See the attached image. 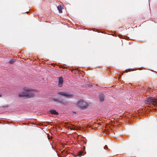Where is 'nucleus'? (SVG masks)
Segmentation results:
<instances>
[{
  "label": "nucleus",
  "mask_w": 157,
  "mask_h": 157,
  "mask_svg": "<svg viewBox=\"0 0 157 157\" xmlns=\"http://www.w3.org/2000/svg\"><path fill=\"white\" fill-rule=\"evenodd\" d=\"M52 114L58 115V113L54 109H50L49 111Z\"/></svg>",
  "instance_id": "obj_8"
},
{
  "label": "nucleus",
  "mask_w": 157,
  "mask_h": 157,
  "mask_svg": "<svg viewBox=\"0 0 157 157\" xmlns=\"http://www.w3.org/2000/svg\"><path fill=\"white\" fill-rule=\"evenodd\" d=\"M2 96V94H0V97H1Z\"/></svg>",
  "instance_id": "obj_13"
},
{
  "label": "nucleus",
  "mask_w": 157,
  "mask_h": 157,
  "mask_svg": "<svg viewBox=\"0 0 157 157\" xmlns=\"http://www.w3.org/2000/svg\"><path fill=\"white\" fill-rule=\"evenodd\" d=\"M145 103L147 104H151L157 107V99L155 98H149L145 101Z\"/></svg>",
  "instance_id": "obj_3"
},
{
  "label": "nucleus",
  "mask_w": 157,
  "mask_h": 157,
  "mask_svg": "<svg viewBox=\"0 0 157 157\" xmlns=\"http://www.w3.org/2000/svg\"><path fill=\"white\" fill-rule=\"evenodd\" d=\"M58 95H60L62 96H65L67 98H71L74 96V95L69 94L68 93L65 92L63 91H59L57 93Z\"/></svg>",
  "instance_id": "obj_5"
},
{
  "label": "nucleus",
  "mask_w": 157,
  "mask_h": 157,
  "mask_svg": "<svg viewBox=\"0 0 157 157\" xmlns=\"http://www.w3.org/2000/svg\"><path fill=\"white\" fill-rule=\"evenodd\" d=\"M15 62V60L14 59L11 60L9 61V63L10 64H13Z\"/></svg>",
  "instance_id": "obj_11"
},
{
  "label": "nucleus",
  "mask_w": 157,
  "mask_h": 157,
  "mask_svg": "<svg viewBox=\"0 0 157 157\" xmlns=\"http://www.w3.org/2000/svg\"><path fill=\"white\" fill-rule=\"evenodd\" d=\"M75 74H78L79 73V71L78 70H75Z\"/></svg>",
  "instance_id": "obj_12"
},
{
  "label": "nucleus",
  "mask_w": 157,
  "mask_h": 157,
  "mask_svg": "<svg viewBox=\"0 0 157 157\" xmlns=\"http://www.w3.org/2000/svg\"><path fill=\"white\" fill-rule=\"evenodd\" d=\"M83 153V152L82 151H81L79 152L77 154V156H78L80 157L82 155H82Z\"/></svg>",
  "instance_id": "obj_10"
},
{
  "label": "nucleus",
  "mask_w": 157,
  "mask_h": 157,
  "mask_svg": "<svg viewBox=\"0 0 157 157\" xmlns=\"http://www.w3.org/2000/svg\"><path fill=\"white\" fill-rule=\"evenodd\" d=\"M100 101L102 102L104 101V96L103 94H101L100 95L99 97Z\"/></svg>",
  "instance_id": "obj_9"
},
{
  "label": "nucleus",
  "mask_w": 157,
  "mask_h": 157,
  "mask_svg": "<svg viewBox=\"0 0 157 157\" xmlns=\"http://www.w3.org/2000/svg\"><path fill=\"white\" fill-rule=\"evenodd\" d=\"M52 100L55 102L61 103L65 106L69 104L68 101H65L63 99H53Z\"/></svg>",
  "instance_id": "obj_4"
},
{
  "label": "nucleus",
  "mask_w": 157,
  "mask_h": 157,
  "mask_svg": "<svg viewBox=\"0 0 157 157\" xmlns=\"http://www.w3.org/2000/svg\"><path fill=\"white\" fill-rule=\"evenodd\" d=\"M76 105L81 109H84L87 108L88 104L86 101L80 100L77 102Z\"/></svg>",
  "instance_id": "obj_2"
},
{
  "label": "nucleus",
  "mask_w": 157,
  "mask_h": 157,
  "mask_svg": "<svg viewBox=\"0 0 157 157\" xmlns=\"http://www.w3.org/2000/svg\"><path fill=\"white\" fill-rule=\"evenodd\" d=\"M63 83V79L62 77H59V78L58 86L59 87H61Z\"/></svg>",
  "instance_id": "obj_6"
},
{
  "label": "nucleus",
  "mask_w": 157,
  "mask_h": 157,
  "mask_svg": "<svg viewBox=\"0 0 157 157\" xmlns=\"http://www.w3.org/2000/svg\"><path fill=\"white\" fill-rule=\"evenodd\" d=\"M71 129H74L73 128H71Z\"/></svg>",
  "instance_id": "obj_14"
},
{
  "label": "nucleus",
  "mask_w": 157,
  "mask_h": 157,
  "mask_svg": "<svg viewBox=\"0 0 157 157\" xmlns=\"http://www.w3.org/2000/svg\"><path fill=\"white\" fill-rule=\"evenodd\" d=\"M57 8L59 13H62V9H63V6L59 5L57 7Z\"/></svg>",
  "instance_id": "obj_7"
},
{
  "label": "nucleus",
  "mask_w": 157,
  "mask_h": 157,
  "mask_svg": "<svg viewBox=\"0 0 157 157\" xmlns=\"http://www.w3.org/2000/svg\"><path fill=\"white\" fill-rule=\"evenodd\" d=\"M23 89V91L19 94L18 96L19 97H25L27 98H33L35 96V93L37 92V91L36 89L27 87H24Z\"/></svg>",
  "instance_id": "obj_1"
}]
</instances>
